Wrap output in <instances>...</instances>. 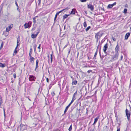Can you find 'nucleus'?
I'll list each match as a JSON object with an SVG mask.
<instances>
[{
	"mask_svg": "<svg viewBox=\"0 0 131 131\" xmlns=\"http://www.w3.org/2000/svg\"><path fill=\"white\" fill-rule=\"evenodd\" d=\"M34 59H35L33 57H30V59H29V60H30V62H32V61H33V62H34Z\"/></svg>",
	"mask_w": 131,
	"mask_h": 131,
	"instance_id": "obj_16",
	"label": "nucleus"
},
{
	"mask_svg": "<svg viewBox=\"0 0 131 131\" xmlns=\"http://www.w3.org/2000/svg\"><path fill=\"white\" fill-rule=\"evenodd\" d=\"M45 92L47 94V95H48L49 94V90H48V91L46 90L45 91Z\"/></svg>",
	"mask_w": 131,
	"mask_h": 131,
	"instance_id": "obj_37",
	"label": "nucleus"
},
{
	"mask_svg": "<svg viewBox=\"0 0 131 131\" xmlns=\"http://www.w3.org/2000/svg\"><path fill=\"white\" fill-rule=\"evenodd\" d=\"M69 15H67V14H65L64 15H63V21L64 20L67 18Z\"/></svg>",
	"mask_w": 131,
	"mask_h": 131,
	"instance_id": "obj_14",
	"label": "nucleus"
},
{
	"mask_svg": "<svg viewBox=\"0 0 131 131\" xmlns=\"http://www.w3.org/2000/svg\"><path fill=\"white\" fill-rule=\"evenodd\" d=\"M58 15H59V14H58V13H57L56 14V15H55V17H54V21H55L56 20V19L57 18V16Z\"/></svg>",
	"mask_w": 131,
	"mask_h": 131,
	"instance_id": "obj_28",
	"label": "nucleus"
},
{
	"mask_svg": "<svg viewBox=\"0 0 131 131\" xmlns=\"http://www.w3.org/2000/svg\"><path fill=\"white\" fill-rule=\"evenodd\" d=\"M77 91H76V92L74 93V94H73V96H75V95H76L77 94Z\"/></svg>",
	"mask_w": 131,
	"mask_h": 131,
	"instance_id": "obj_45",
	"label": "nucleus"
},
{
	"mask_svg": "<svg viewBox=\"0 0 131 131\" xmlns=\"http://www.w3.org/2000/svg\"><path fill=\"white\" fill-rule=\"evenodd\" d=\"M69 9V8H68V7H67L65 9H63V10L60 11H59V12H57V13H58V14H59L60 13L62 12L64 10H66V9Z\"/></svg>",
	"mask_w": 131,
	"mask_h": 131,
	"instance_id": "obj_18",
	"label": "nucleus"
},
{
	"mask_svg": "<svg viewBox=\"0 0 131 131\" xmlns=\"http://www.w3.org/2000/svg\"><path fill=\"white\" fill-rule=\"evenodd\" d=\"M77 81L75 80L74 81L73 80V81L72 83V84H74V85H76L77 84Z\"/></svg>",
	"mask_w": 131,
	"mask_h": 131,
	"instance_id": "obj_19",
	"label": "nucleus"
},
{
	"mask_svg": "<svg viewBox=\"0 0 131 131\" xmlns=\"http://www.w3.org/2000/svg\"><path fill=\"white\" fill-rule=\"evenodd\" d=\"M51 95L52 96H53L55 95V93L54 92H51Z\"/></svg>",
	"mask_w": 131,
	"mask_h": 131,
	"instance_id": "obj_35",
	"label": "nucleus"
},
{
	"mask_svg": "<svg viewBox=\"0 0 131 131\" xmlns=\"http://www.w3.org/2000/svg\"><path fill=\"white\" fill-rule=\"evenodd\" d=\"M3 47V43H2L1 45L0 49H1Z\"/></svg>",
	"mask_w": 131,
	"mask_h": 131,
	"instance_id": "obj_42",
	"label": "nucleus"
},
{
	"mask_svg": "<svg viewBox=\"0 0 131 131\" xmlns=\"http://www.w3.org/2000/svg\"><path fill=\"white\" fill-rule=\"evenodd\" d=\"M38 16H36L35 17H34L33 18V23H34V24H35V23H36V17H37Z\"/></svg>",
	"mask_w": 131,
	"mask_h": 131,
	"instance_id": "obj_23",
	"label": "nucleus"
},
{
	"mask_svg": "<svg viewBox=\"0 0 131 131\" xmlns=\"http://www.w3.org/2000/svg\"><path fill=\"white\" fill-rule=\"evenodd\" d=\"M90 70H88V72L89 73L90 72Z\"/></svg>",
	"mask_w": 131,
	"mask_h": 131,
	"instance_id": "obj_62",
	"label": "nucleus"
},
{
	"mask_svg": "<svg viewBox=\"0 0 131 131\" xmlns=\"http://www.w3.org/2000/svg\"><path fill=\"white\" fill-rule=\"evenodd\" d=\"M26 126L24 125L21 124L20 125V130L23 131L26 129Z\"/></svg>",
	"mask_w": 131,
	"mask_h": 131,
	"instance_id": "obj_6",
	"label": "nucleus"
},
{
	"mask_svg": "<svg viewBox=\"0 0 131 131\" xmlns=\"http://www.w3.org/2000/svg\"><path fill=\"white\" fill-rule=\"evenodd\" d=\"M37 68H35V71H36V69Z\"/></svg>",
	"mask_w": 131,
	"mask_h": 131,
	"instance_id": "obj_61",
	"label": "nucleus"
},
{
	"mask_svg": "<svg viewBox=\"0 0 131 131\" xmlns=\"http://www.w3.org/2000/svg\"><path fill=\"white\" fill-rule=\"evenodd\" d=\"M88 8L90 9L91 11H93L94 10V8L92 5L91 4L88 5Z\"/></svg>",
	"mask_w": 131,
	"mask_h": 131,
	"instance_id": "obj_7",
	"label": "nucleus"
},
{
	"mask_svg": "<svg viewBox=\"0 0 131 131\" xmlns=\"http://www.w3.org/2000/svg\"><path fill=\"white\" fill-rule=\"evenodd\" d=\"M18 46H17V45L15 49V50H17V47Z\"/></svg>",
	"mask_w": 131,
	"mask_h": 131,
	"instance_id": "obj_58",
	"label": "nucleus"
},
{
	"mask_svg": "<svg viewBox=\"0 0 131 131\" xmlns=\"http://www.w3.org/2000/svg\"><path fill=\"white\" fill-rule=\"evenodd\" d=\"M130 33H127L126 34L125 36V39L126 40H127L128 39V37H129V36H130Z\"/></svg>",
	"mask_w": 131,
	"mask_h": 131,
	"instance_id": "obj_10",
	"label": "nucleus"
},
{
	"mask_svg": "<svg viewBox=\"0 0 131 131\" xmlns=\"http://www.w3.org/2000/svg\"><path fill=\"white\" fill-rule=\"evenodd\" d=\"M72 129V125H71L70 127L68 130L69 131H71Z\"/></svg>",
	"mask_w": 131,
	"mask_h": 131,
	"instance_id": "obj_32",
	"label": "nucleus"
},
{
	"mask_svg": "<svg viewBox=\"0 0 131 131\" xmlns=\"http://www.w3.org/2000/svg\"><path fill=\"white\" fill-rule=\"evenodd\" d=\"M116 4V2H115L114 3H113V4H112V5H113V6L115 5Z\"/></svg>",
	"mask_w": 131,
	"mask_h": 131,
	"instance_id": "obj_52",
	"label": "nucleus"
},
{
	"mask_svg": "<svg viewBox=\"0 0 131 131\" xmlns=\"http://www.w3.org/2000/svg\"><path fill=\"white\" fill-rule=\"evenodd\" d=\"M39 31H38V32H37V34H36L35 35L36 36V37L37 36V35H38V33H39Z\"/></svg>",
	"mask_w": 131,
	"mask_h": 131,
	"instance_id": "obj_49",
	"label": "nucleus"
},
{
	"mask_svg": "<svg viewBox=\"0 0 131 131\" xmlns=\"http://www.w3.org/2000/svg\"><path fill=\"white\" fill-rule=\"evenodd\" d=\"M46 81L48 83L49 82V79L48 78H46Z\"/></svg>",
	"mask_w": 131,
	"mask_h": 131,
	"instance_id": "obj_50",
	"label": "nucleus"
},
{
	"mask_svg": "<svg viewBox=\"0 0 131 131\" xmlns=\"http://www.w3.org/2000/svg\"><path fill=\"white\" fill-rule=\"evenodd\" d=\"M112 39L114 41H115L116 40V39L115 38L112 37Z\"/></svg>",
	"mask_w": 131,
	"mask_h": 131,
	"instance_id": "obj_44",
	"label": "nucleus"
},
{
	"mask_svg": "<svg viewBox=\"0 0 131 131\" xmlns=\"http://www.w3.org/2000/svg\"><path fill=\"white\" fill-rule=\"evenodd\" d=\"M39 62V60L38 59L36 61V68H37L38 67V64Z\"/></svg>",
	"mask_w": 131,
	"mask_h": 131,
	"instance_id": "obj_17",
	"label": "nucleus"
},
{
	"mask_svg": "<svg viewBox=\"0 0 131 131\" xmlns=\"http://www.w3.org/2000/svg\"><path fill=\"white\" fill-rule=\"evenodd\" d=\"M126 115L127 116V118L128 119V120H129L130 118V113L129 111H128V110L127 109H126Z\"/></svg>",
	"mask_w": 131,
	"mask_h": 131,
	"instance_id": "obj_3",
	"label": "nucleus"
},
{
	"mask_svg": "<svg viewBox=\"0 0 131 131\" xmlns=\"http://www.w3.org/2000/svg\"><path fill=\"white\" fill-rule=\"evenodd\" d=\"M31 23H32L31 22V21H30L28 23V24H29V25L30 26H31Z\"/></svg>",
	"mask_w": 131,
	"mask_h": 131,
	"instance_id": "obj_38",
	"label": "nucleus"
},
{
	"mask_svg": "<svg viewBox=\"0 0 131 131\" xmlns=\"http://www.w3.org/2000/svg\"><path fill=\"white\" fill-rule=\"evenodd\" d=\"M127 9H124V13H127Z\"/></svg>",
	"mask_w": 131,
	"mask_h": 131,
	"instance_id": "obj_33",
	"label": "nucleus"
},
{
	"mask_svg": "<svg viewBox=\"0 0 131 131\" xmlns=\"http://www.w3.org/2000/svg\"><path fill=\"white\" fill-rule=\"evenodd\" d=\"M97 49L95 53L94 56V57L93 58V59H96V55L97 54Z\"/></svg>",
	"mask_w": 131,
	"mask_h": 131,
	"instance_id": "obj_21",
	"label": "nucleus"
},
{
	"mask_svg": "<svg viewBox=\"0 0 131 131\" xmlns=\"http://www.w3.org/2000/svg\"><path fill=\"white\" fill-rule=\"evenodd\" d=\"M69 107L68 106H67V107H66L65 110L64 111V114H65L67 112Z\"/></svg>",
	"mask_w": 131,
	"mask_h": 131,
	"instance_id": "obj_27",
	"label": "nucleus"
},
{
	"mask_svg": "<svg viewBox=\"0 0 131 131\" xmlns=\"http://www.w3.org/2000/svg\"><path fill=\"white\" fill-rule=\"evenodd\" d=\"M67 46V45H66L63 48H65Z\"/></svg>",
	"mask_w": 131,
	"mask_h": 131,
	"instance_id": "obj_57",
	"label": "nucleus"
},
{
	"mask_svg": "<svg viewBox=\"0 0 131 131\" xmlns=\"http://www.w3.org/2000/svg\"><path fill=\"white\" fill-rule=\"evenodd\" d=\"M117 128V131H120V128Z\"/></svg>",
	"mask_w": 131,
	"mask_h": 131,
	"instance_id": "obj_53",
	"label": "nucleus"
},
{
	"mask_svg": "<svg viewBox=\"0 0 131 131\" xmlns=\"http://www.w3.org/2000/svg\"><path fill=\"white\" fill-rule=\"evenodd\" d=\"M30 26H30L29 25V24L28 23H26L24 24V27L25 28H28L30 27Z\"/></svg>",
	"mask_w": 131,
	"mask_h": 131,
	"instance_id": "obj_11",
	"label": "nucleus"
},
{
	"mask_svg": "<svg viewBox=\"0 0 131 131\" xmlns=\"http://www.w3.org/2000/svg\"><path fill=\"white\" fill-rule=\"evenodd\" d=\"M115 52L116 53H118V51L119 50V47L118 45L117 44L115 48Z\"/></svg>",
	"mask_w": 131,
	"mask_h": 131,
	"instance_id": "obj_9",
	"label": "nucleus"
},
{
	"mask_svg": "<svg viewBox=\"0 0 131 131\" xmlns=\"http://www.w3.org/2000/svg\"><path fill=\"white\" fill-rule=\"evenodd\" d=\"M11 28L12 27H11L10 26H9L7 28H6V31L7 32L9 31V30H10Z\"/></svg>",
	"mask_w": 131,
	"mask_h": 131,
	"instance_id": "obj_15",
	"label": "nucleus"
},
{
	"mask_svg": "<svg viewBox=\"0 0 131 131\" xmlns=\"http://www.w3.org/2000/svg\"><path fill=\"white\" fill-rule=\"evenodd\" d=\"M99 119V117H96L94 119V123L93 124V125H94L96 123V122H97V120Z\"/></svg>",
	"mask_w": 131,
	"mask_h": 131,
	"instance_id": "obj_13",
	"label": "nucleus"
},
{
	"mask_svg": "<svg viewBox=\"0 0 131 131\" xmlns=\"http://www.w3.org/2000/svg\"><path fill=\"white\" fill-rule=\"evenodd\" d=\"M5 64H3L2 63H0V67L2 68H4L5 67Z\"/></svg>",
	"mask_w": 131,
	"mask_h": 131,
	"instance_id": "obj_22",
	"label": "nucleus"
},
{
	"mask_svg": "<svg viewBox=\"0 0 131 131\" xmlns=\"http://www.w3.org/2000/svg\"><path fill=\"white\" fill-rule=\"evenodd\" d=\"M15 3L16 6H17V7H18V6L17 4V3L16 2H15Z\"/></svg>",
	"mask_w": 131,
	"mask_h": 131,
	"instance_id": "obj_46",
	"label": "nucleus"
},
{
	"mask_svg": "<svg viewBox=\"0 0 131 131\" xmlns=\"http://www.w3.org/2000/svg\"><path fill=\"white\" fill-rule=\"evenodd\" d=\"M20 44V43L19 42L18 39L17 38V46H18Z\"/></svg>",
	"mask_w": 131,
	"mask_h": 131,
	"instance_id": "obj_34",
	"label": "nucleus"
},
{
	"mask_svg": "<svg viewBox=\"0 0 131 131\" xmlns=\"http://www.w3.org/2000/svg\"><path fill=\"white\" fill-rule=\"evenodd\" d=\"M32 53H31V52H29V56L30 57H32V56H31V54H32Z\"/></svg>",
	"mask_w": 131,
	"mask_h": 131,
	"instance_id": "obj_43",
	"label": "nucleus"
},
{
	"mask_svg": "<svg viewBox=\"0 0 131 131\" xmlns=\"http://www.w3.org/2000/svg\"><path fill=\"white\" fill-rule=\"evenodd\" d=\"M91 28V27L90 26H89L85 29L86 31H88L89 30V29Z\"/></svg>",
	"mask_w": 131,
	"mask_h": 131,
	"instance_id": "obj_31",
	"label": "nucleus"
},
{
	"mask_svg": "<svg viewBox=\"0 0 131 131\" xmlns=\"http://www.w3.org/2000/svg\"><path fill=\"white\" fill-rule=\"evenodd\" d=\"M35 77L34 76L32 75H30L29 77V80L30 81H35Z\"/></svg>",
	"mask_w": 131,
	"mask_h": 131,
	"instance_id": "obj_5",
	"label": "nucleus"
},
{
	"mask_svg": "<svg viewBox=\"0 0 131 131\" xmlns=\"http://www.w3.org/2000/svg\"><path fill=\"white\" fill-rule=\"evenodd\" d=\"M76 10L75 9H73L71 11V14H75Z\"/></svg>",
	"mask_w": 131,
	"mask_h": 131,
	"instance_id": "obj_12",
	"label": "nucleus"
},
{
	"mask_svg": "<svg viewBox=\"0 0 131 131\" xmlns=\"http://www.w3.org/2000/svg\"><path fill=\"white\" fill-rule=\"evenodd\" d=\"M83 26L85 28L87 26V24L86 23V21H85L83 23Z\"/></svg>",
	"mask_w": 131,
	"mask_h": 131,
	"instance_id": "obj_26",
	"label": "nucleus"
},
{
	"mask_svg": "<svg viewBox=\"0 0 131 131\" xmlns=\"http://www.w3.org/2000/svg\"><path fill=\"white\" fill-rule=\"evenodd\" d=\"M118 55L119 53H116L113 56V59L114 60L117 59L118 58Z\"/></svg>",
	"mask_w": 131,
	"mask_h": 131,
	"instance_id": "obj_4",
	"label": "nucleus"
},
{
	"mask_svg": "<svg viewBox=\"0 0 131 131\" xmlns=\"http://www.w3.org/2000/svg\"><path fill=\"white\" fill-rule=\"evenodd\" d=\"M70 52V51H69V53Z\"/></svg>",
	"mask_w": 131,
	"mask_h": 131,
	"instance_id": "obj_64",
	"label": "nucleus"
},
{
	"mask_svg": "<svg viewBox=\"0 0 131 131\" xmlns=\"http://www.w3.org/2000/svg\"><path fill=\"white\" fill-rule=\"evenodd\" d=\"M52 55L53 54H52L50 55V60L51 63L52 62Z\"/></svg>",
	"mask_w": 131,
	"mask_h": 131,
	"instance_id": "obj_30",
	"label": "nucleus"
},
{
	"mask_svg": "<svg viewBox=\"0 0 131 131\" xmlns=\"http://www.w3.org/2000/svg\"><path fill=\"white\" fill-rule=\"evenodd\" d=\"M40 46H41V44H40L39 45V46H38V49H40Z\"/></svg>",
	"mask_w": 131,
	"mask_h": 131,
	"instance_id": "obj_47",
	"label": "nucleus"
},
{
	"mask_svg": "<svg viewBox=\"0 0 131 131\" xmlns=\"http://www.w3.org/2000/svg\"><path fill=\"white\" fill-rule=\"evenodd\" d=\"M4 116L5 117V110L4 109Z\"/></svg>",
	"mask_w": 131,
	"mask_h": 131,
	"instance_id": "obj_54",
	"label": "nucleus"
},
{
	"mask_svg": "<svg viewBox=\"0 0 131 131\" xmlns=\"http://www.w3.org/2000/svg\"><path fill=\"white\" fill-rule=\"evenodd\" d=\"M34 49H36V46L35 45L34 47Z\"/></svg>",
	"mask_w": 131,
	"mask_h": 131,
	"instance_id": "obj_56",
	"label": "nucleus"
},
{
	"mask_svg": "<svg viewBox=\"0 0 131 131\" xmlns=\"http://www.w3.org/2000/svg\"><path fill=\"white\" fill-rule=\"evenodd\" d=\"M113 5L112 4H109L107 6V8H111L112 7Z\"/></svg>",
	"mask_w": 131,
	"mask_h": 131,
	"instance_id": "obj_20",
	"label": "nucleus"
},
{
	"mask_svg": "<svg viewBox=\"0 0 131 131\" xmlns=\"http://www.w3.org/2000/svg\"><path fill=\"white\" fill-rule=\"evenodd\" d=\"M36 118L39 121H40L42 119V115L40 113H39L37 115Z\"/></svg>",
	"mask_w": 131,
	"mask_h": 131,
	"instance_id": "obj_2",
	"label": "nucleus"
},
{
	"mask_svg": "<svg viewBox=\"0 0 131 131\" xmlns=\"http://www.w3.org/2000/svg\"><path fill=\"white\" fill-rule=\"evenodd\" d=\"M34 51H35V52H36V49H34Z\"/></svg>",
	"mask_w": 131,
	"mask_h": 131,
	"instance_id": "obj_59",
	"label": "nucleus"
},
{
	"mask_svg": "<svg viewBox=\"0 0 131 131\" xmlns=\"http://www.w3.org/2000/svg\"><path fill=\"white\" fill-rule=\"evenodd\" d=\"M41 0H38V5H40L41 3Z\"/></svg>",
	"mask_w": 131,
	"mask_h": 131,
	"instance_id": "obj_36",
	"label": "nucleus"
},
{
	"mask_svg": "<svg viewBox=\"0 0 131 131\" xmlns=\"http://www.w3.org/2000/svg\"><path fill=\"white\" fill-rule=\"evenodd\" d=\"M123 58V56L122 55L121 57V60H122Z\"/></svg>",
	"mask_w": 131,
	"mask_h": 131,
	"instance_id": "obj_55",
	"label": "nucleus"
},
{
	"mask_svg": "<svg viewBox=\"0 0 131 131\" xmlns=\"http://www.w3.org/2000/svg\"><path fill=\"white\" fill-rule=\"evenodd\" d=\"M103 33H101L100 32L97 33L95 35V38L97 39V41L101 37Z\"/></svg>",
	"mask_w": 131,
	"mask_h": 131,
	"instance_id": "obj_1",
	"label": "nucleus"
},
{
	"mask_svg": "<svg viewBox=\"0 0 131 131\" xmlns=\"http://www.w3.org/2000/svg\"><path fill=\"white\" fill-rule=\"evenodd\" d=\"M35 29V27H34L31 30L33 31V30H34Z\"/></svg>",
	"mask_w": 131,
	"mask_h": 131,
	"instance_id": "obj_51",
	"label": "nucleus"
},
{
	"mask_svg": "<svg viewBox=\"0 0 131 131\" xmlns=\"http://www.w3.org/2000/svg\"><path fill=\"white\" fill-rule=\"evenodd\" d=\"M32 48H31L30 50V52H31L32 53Z\"/></svg>",
	"mask_w": 131,
	"mask_h": 131,
	"instance_id": "obj_48",
	"label": "nucleus"
},
{
	"mask_svg": "<svg viewBox=\"0 0 131 131\" xmlns=\"http://www.w3.org/2000/svg\"><path fill=\"white\" fill-rule=\"evenodd\" d=\"M80 1L82 2H85L86 0H80Z\"/></svg>",
	"mask_w": 131,
	"mask_h": 131,
	"instance_id": "obj_39",
	"label": "nucleus"
},
{
	"mask_svg": "<svg viewBox=\"0 0 131 131\" xmlns=\"http://www.w3.org/2000/svg\"><path fill=\"white\" fill-rule=\"evenodd\" d=\"M73 103L71 101V102L69 104V105L68 106L69 107V106H70V105H71V104Z\"/></svg>",
	"mask_w": 131,
	"mask_h": 131,
	"instance_id": "obj_41",
	"label": "nucleus"
},
{
	"mask_svg": "<svg viewBox=\"0 0 131 131\" xmlns=\"http://www.w3.org/2000/svg\"><path fill=\"white\" fill-rule=\"evenodd\" d=\"M31 37L32 38H34L36 37L34 34H32L31 35Z\"/></svg>",
	"mask_w": 131,
	"mask_h": 131,
	"instance_id": "obj_24",
	"label": "nucleus"
},
{
	"mask_svg": "<svg viewBox=\"0 0 131 131\" xmlns=\"http://www.w3.org/2000/svg\"><path fill=\"white\" fill-rule=\"evenodd\" d=\"M108 48V43H107L104 47L103 50L105 53L106 52V51Z\"/></svg>",
	"mask_w": 131,
	"mask_h": 131,
	"instance_id": "obj_8",
	"label": "nucleus"
},
{
	"mask_svg": "<svg viewBox=\"0 0 131 131\" xmlns=\"http://www.w3.org/2000/svg\"><path fill=\"white\" fill-rule=\"evenodd\" d=\"M17 52H18L17 50L15 49V50L14 51V54H13L14 55H16V54L17 53Z\"/></svg>",
	"mask_w": 131,
	"mask_h": 131,
	"instance_id": "obj_25",
	"label": "nucleus"
},
{
	"mask_svg": "<svg viewBox=\"0 0 131 131\" xmlns=\"http://www.w3.org/2000/svg\"><path fill=\"white\" fill-rule=\"evenodd\" d=\"M100 56L101 57V54L100 53Z\"/></svg>",
	"mask_w": 131,
	"mask_h": 131,
	"instance_id": "obj_63",
	"label": "nucleus"
},
{
	"mask_svg": "<svg viewBox=\"0 0 131 131\" xmlns=\"http://www.w3.org/2000/svg\"><path fill=\"white\" fill-rule=\"evenodd\" d=\"M130 29H131V24L130 25Z\"/></svg>",
	"mask_w": 131,
	"mask_h": 131,
	"instance_id": "obj_60",
	"label": "nucleus"
},
{
	"mask_svg": "<svg viewBox=\"0 0 131 131\" xmlns=\"http://www.w3.org/2000/svg\"><path fill=\"white\" fill-rule=\"evenodd\" d=\"M75 96H73V97L72 100V101H71V102H73L75 100Z\"/></svg>",
	"mask_w": 131,
	"mask_h": 131,
	"instance_id": "obj_29",
	"label": "nucleus"
},
{
	"mask_svg": "<svg viewBox=\"0 0 131 131\" xmlns=\"http://www.w3.org/2000/svg\"><path fill=\"white\" fill-rule=\"evenodd\" d=\"M13 76H14V78H16V74L15 73H14L13 74Z\"/></svg>",
	"mask_w": 131,
	"mask_h": 131,
	"instance_id": "obj_40",
	"label": "nucleus"
}]
</instances>
